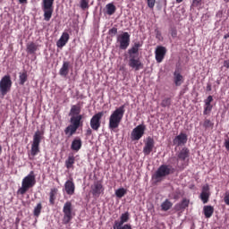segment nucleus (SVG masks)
<instances>
[{
  "instance_id": "nucleus-1",
  "label": "nucleus",
  "mask_w": 229,
  "mask_h": 229,
  "mask_svg": "<svg viewBox=\"0 0 229 229\" xmlns=\"http://www.w3.org/2000/svg\"><path fill=\"white\" fill-rule=\"evenodd\" d=\"M124 105L121 106L111 114L109 116V130H115L116 128H119L121 121H123V117H124Z\"/></svg>"
},
{
  "instance_id": "nucleus-2",
  "label": "nucleus",
  "mask_w": 229,
  "mask_h": 229,
  "mask_svg": "<svg viewBox=\"0 0 229 229\" xmlns=\"http://www.w3.org/2000/svg\"><path fill=\"white\" fill-rule=\"evenodd\" d=\"M42 131H37L34 133L33 140L31 144L30 153L29 154L30 160H33L38 153H40V142L42 141Z\"/></svg>"
},
{
  "instance_id": "nucleus-3",
  "label": "nucleus",
  "mask_w": 229,
  "mask_h": 229,
  "mask_svg": "<svg viewBox=\"0 0 229 229\" xmlns=\"http://www.w3.org/2000/svg\"><path fill=\"white\" fill-rule=\"evenodd\" d=\"M37 183L35 174L31 171L21 182V187L18 190V194L24 195L31 187Z\"/></svg>"
},
{
  "instance_id": "nucleus-4",
  "label": "nucleus",
  "mask_w": 229,
  "mask_h": 229,
  "mask_svg": "<svg viewBox=\"0 0 229 229\" xmlns=\"http://www.w3.org/2000/svg\"><path fill=\"white\" fill-rule=\"evenodd\" d=\"M55 3V0H43V6L42 10L44 12V20L48 22V21H51V17H53V4Z\"/></svg>"
},
{
  "instance_id": "nucleus-5",
  "label": "nucleus",
  "mask_w": 229,
  "mask_h": 229,
  "mask_svg": "<svg viewBox=\"0 0 229 229\" xmlns=\"http://www.w3.org/2000/svg\"><path fill=\"white\" fill-rule=\"evenodd\" d=\"M12 89V78L10 75L4 76L0 81V94L6 96Z\"/></svg>"
},
{
  "instance_id": "nucleus-6",
  "label": "nucleus",
  "mask_w": 229,
  "mask_h": 229,
  "mask_svg": "<svg viewBox=\"0 0 229 229\" xmlns=\"http://www.w3.org/2000/svg\"><path fill=\"white\" fill-rule=\"evenodd\" d=\"M64 212V224L67 225L71 222V219H72V203L71 201H67L64 203L63 208Z\"/></svg>"
},
{
  "instance_id": "nucleus-7",
  "label": "nucleus",
  "mask_w": 229,
  "mask_h": 229,
  "mask_svg": "<svg viewBox=\"0 0 229 229\" xmlns=\"http://www.w3.org/2000/svg\"><path fill=\"white\" fill-rule=\"evenodd\" d=\"M168 174H171L170 166L166 165H162L157 170L156 174H154V178L157 182H160V180L165 178V176H168Z\"/></svg>"
},
{
  "instance_id": "nucleus-8",
  "label": "nucleus",
  "mask_w": 229,
  "mask_h": 229,
  "mask_svg": "<svg viewBox=\"0 0 229 229\" xmlns=\"http://www.w3.org/2000/svg\"><path fill=\"white\" fill-rule=\"evenodd\" d=\"M145 131H146V125L140 124L136 126L131 133V140H140V139H142V137L144 136Z\"/></svg>"
},
{
  "instance_id": "nucleus-9",
  "label": "nucleus",
  "mask_w": 229,
  "mask_h": 229,
  "mask_svg": "<svg viewBox=\"0 0 229 229\" xmlns=\"http://www.w3.org/2000/svg\"><path fill=\"white\" fill-rule=\"evenodd\" d=\"M103 115H105V113L98 112V114H94L92 118L90 119V128L91 130H94L95 131H98L99 128H101V119L103 118Z\"/></svg>"
},
{
  "instance_id": "nucleus-10",
  "label": "nucleus",
  "mask_w": 229,
  "mask_h": 229,
  "mask_svg": "<svg viewBox=\"0 0 229 229\" xmlns=\"http://www.w3.org/2000/svg\"><path fill=\"white\" fill-rule=\"evenodd\" d=\"M117 42L120 44V49H128V46H130V34L123 32L122 35H119Z\"/></svg>"
},
{
  "instance_id": "nucleus-11",
  "label": "nucleus",
  "mask_w": 229,
  "mask_h": 229,
  "mask_svg": "<svg viewBox=\"0 0 229 229\" xmlns=\"http://www.w3.org/2000/svg\"><path fill=\"white\" fill-rule=\"evenodd\" d=\"M167 54V48L163 46H157L156 47L155 55H156V61L157 64H162L164 58H165V55Z\"/></svg>"
},
{
  "instance_id": "nucleus-12",
  "label": "nucleus",
  "mask_w": 229,
  "mask_h": 229,
  "mask_svg": "<svg viewBox=\"0 0 229 229\" xmlns=\"http://www.w3.org/2000/svg\"><path fill=\"white\" fill-rule=\"evenodd\" d=\"M153 148H155V140L151 137H148L143 148L144 155H149L151 151H153Z\"/></svg>"
},
{
  "instance_id": "nucleus-13",
  "label": "nucleus",
  "mask_w": 229,
  "mask_h": 229,
  "mask_svg": "<svg viewBox=\"0 0 229 229\" xmlns=\"http://www.w3.org/2000/svg\"><path fill=\"white\" fill-rule=\"evenodd\" d=\"M129 66L135 71H140V69H143L144 64L140 62L139 57H129Z\"/></svg>"
},
{
  "instance_id": "nucleus-14",
  "label": "nucleus",
  "mask_w": 229,
  "mask_h": 229,
  "mask_svg": "<svg viewBox=\"0 0 229 229\" xmlns=\"http://www.w3.org/2000/svg\"><path fill=\"white\" fill-rule=\"evenodd\" d=\"M174 146H183L187 144V134L180 133L173 140Z\"/></svg>"
},
{
  "instance_id": "nucleus-15",
  "label": "nucleus",
  "mask_w": 229,
  "mask_h": 229,
  "mask_svg": "<svg viewBox=\"0 0 229 229\" xmlns=\"http://www.w3.org/2000/svg\"><path fill=\"white\" fill-rule=\"evenodd\" d=\"M140 47H142V44L140 42L134 43L132 47L128 50L129 58L139 57V48Z\"/></svg>"
},
{
  "instance_id": "nucleus-16",
  "label": "nucleus",
  "mask_w": 229,
  "mask_h": 229,
  "mask_svg": "<svg viewBox=\"0 0 229 229\" xmlns=\"http://www.w3.org/2000/svg\"><path fill=\"white\" fill-rule=\"evenodd\" d=\"M210 188L208 187V184H206L202 188V192L200 193V199L203 201V203H208V198H210Z\"/></svg>"
},
{
  "instance_id": "nucleus-17",
  "label": "nucleus",
  "mask_w": 229,
  "mask_h": 229,
  "mask_svg": "<svg viewBox=\"0 0 229 229\" xmlns=\"http://www.w3.org/2000/svg\"><path fill=\"white\" fill-rule=\"evenodd\" d=\"M69 69H71V62L64 61L61 69L59 70L60 76H67L69 74Z\"/></svg>"
},
{
  "instance_id": "nucleus-18",
  "label": "nucleus",
  "mask_w": 229,
  "mask_h": 229,
  "mask_svg": "<svg viewBox=\"0 0 229 229\" xmlns=\"http://www.w3.org/2000/svg\"><path fill=\"white\" fill-rule=\"evenodd\" d=\"M130 221V213L125 212L123 213L120 216V220H115L114 225H123L124 223H128Z\"/></svg>"
},
{
  "instance_id": "nucleus-19",
  "label": "nucleus",
  "mask_w": 229,
  "mask_h": 229,
  "mask_svg": "<svg viewBox=\"0 0 229 229\" xmlns=\"http://www.w3.org/2000/svg\"><path fill=\"white\" fill-rule=\"evenodd\" d=\"M101 192H103V185L99 182H95L92 186L93 196H95L96 198H99Z\"/></svg>"
},
{
  "instance_id": "nucleus-20",
  "label": "nucleus",
  "mask_w": 229,
  "mask_h": 229,
  "mask_svg": "<svg viewBox=\"0 0 229 229\" xmlns=\"http://www.w3.org/2000/svg\"><path fill=\"white\" fill-rule=\"evenodd\" d=\"M67 42H69V33L64 32L61 38L56 42V46L57 47H64V46H65Z\"/></svg>"
},
{
  "instance_id": "nucleus-21",
  "label": "nucleus",
  "mask_w": 229,
  "mask_h": 229,
  "mask_svg": "<svg viewBox=\"0 0 229 229\" xmlns=\"http://www.w3.org/2000/svg\"><path fill=\"white\" fill-rule=\"evenodd\" d=\"M64 189H65L66 194L72 196V194H74V190H75L74 182L72 181H67L64 183Z\"/></svg>"
},
{
  "instance_id": "nucleus-22",
  "label": "nucleus",
  "mask_w": 229,
  "mask_h": 229,
  "mask_svg": "<svg viewBox=\"0 0 229 229\" xmlns=\"http://www.w3.org/2000/svg\"><path fill=\"white\" fill-rule=\"evenodd\" d=\"M81 119H83V115L79 114L77 116H72L70 123H72V126H74L75 128H80V123H81Z\"/></svg>"
},
{
  "instance_id": "nucleus-23",
  "label": "nucleus",
  "mask_w": 229,
  "mask_h": 229,
  "mask_svg": "<svg viewBox=\"0 0 229 229\" xmlns=\"http://www.w3.org/2000/svg\"><path fill=\"white\" fill-rule=\"evenodd\" d=\"M174 81L176 87H180V85L183 83V76L180 74L178 71L174 72Z\"/></svg>"
},
{
  "instance_id": "nucleus-24",
  "label": "nucleus",
  "mask_w": 229,
  "mask_h": 229,
  "mask_svg": "<svg viewBox=\"0 0 229 229\" xmlns=\"http://www.w3.org/2000/svg\"><path fill=\"white\" fill-rule=\"evenodd\" d=\"M178 160L185 161L186 158H189V148H182L177 156Z\"/></svg>"
},
{
  "instance_id": "nucleus-25",
  "label": "nucleus",
  "mask_w": 229,
  "mask_h": 229,
  "mask_svg": "<svg viewBox=\"0 0 229 229\" xmlns=\"http://www.w3.org/2000/svg\"><path fill=\"white\" fill-rule=\"evenodd\" d=\"M189 199H183L181 203H178L175 205V210L180 211V210H185L187 207H189Z\"/></svg>"
},
{
  "instance_id": "nucleus-26",
  "label": "nucleus",
  "mask_w": 229,
  "mask_h": 229,
  "mask_svg": "<svg viewBox=\"0 0 229 229\" xmlns=\"http://www.w3.org/2000/svg\"><path fill=\"white\" fill-rule=\"evenodd\" d=\"M80 112H81V107H80V106L74 105V106H72L69 115L71 117H76L80 115Z\"/></svg>"
},
{
  "instance_id": "nucleus-27",
  "label": "nucleus",
  "mask_w": 229,
  "mask_h": 229,
  "mask_svg": "<svg viewBox=\"0 0 229 229\" xmlns=\"http://www.w3.org/2000/svg\"><path fill=\"white\" fill-rule=\"evenodd\" d=\"M71 149H72V151H80V149H81V140H73L72 142Z\"/></svg>"
},
{
  "instance_id": "nucleus-28",
  "label": "nucleus",
  "mask_w": 229,
  "mask_h": 229,
  "mask_svg": "<svg viewBox=\"0 0 229 229\" xmlns=\"http://www.w3.org/2000/svg\"><path fill=\"white\" fill-rule=\"evenodd\" d=\"M204 216L207 219L212 217L214 214V208L212 206H204L203 208Z\"/></svg>"
},
{
  "instance_id": "nucleus-29",
  "label": "nucleus",
  "mask_w": 229,
  "mask_h": 229,
  "mask_svg": "<svg viewBox=\"0 0 229 229\" xmlns=\"http://www.w3.org/2000/svg\"><path fill=\"white\" fill-rule=\"evenodd\" d=\"M37 49H38V45L33 42L27 44V52L30 53V55H33Z\"/></svg>"
},
{
  "instance_id": "nucleus-30",
  "label": "nucleus",
  "mask_w": 229,
  "mask_h": 229,
  "mask_svg": "<svg viewBox=\"0 0 229 229\" xmlns=\"http://www.w3.org/2000/svg\"><path fill=\"white\" fill-rule=\"evenodd\" d=\"M115 10H117V8L114 5L113 3L107 4L106 5V11L107 15H114L115 13Z\"/></svg>"
},
{
  "instance_id": "nucleus-31",
  "label": "nucleus",
  "mask_w": 229,
  "mask_h": 229,
  "mask_svg": "<svg viewBox=\"0 0 229 229\" xmlns=\"http://www.w3.org/2000/svg\"><path fill=\"white\" fill-rule=\"evenodd\" d=\"M77 127H74L73 125H69L68 127L65 128L64 133L65 135H69V137H72L74 133H76Z\"/></svg>"
},
{
  "instance_id": "nucleus-32",
  "label": "nucleus",
  "mask_w": 229,
  "mask_h": 229,
  "mask_svg": "<svg viewBox=\"0 0 229 229\" xmlns=\"http://www.w3.org/2000/svg\"><path fill=\"white\" fill-rule=\"evenodd\" d=\"M171 207H173V203H171V201H169V199H166L165 201H164L161 204V208H162V210H164V212H167V210H169V208H171Z\"/></svg>"
},
{
  "instance_id": "nucleus-33",
  "label": "nucleus",
  "mask_w": 229,
  "mask_h": 229,
  "mask_svg": "<svg viewBox=\"0 0 229 229\" xmlns=\"http://www.w3.org/2000/svg\"><path fill=\"white\" fill-rule=\"evenodd\" d=\"M40 212H42V203L37 204L34 208L33 214L36 217H38L40 216Z\"/></svg>"
},
{
  "instance_id": "nucleus-34",
  "label": "nucleus",
  "mask_w": 229,
  "mask_h": 229,
  "mask_svg": "<svg viewBox=\"0 0 229 229\" xmlns=\"http://www.w3.org/2000/svg\"><path fill=\"white\" fill-rule=\"evenodd\" d=\"M26 81H28V73L23 72L22 73H20V85H24Z\"/></svg>"
},
{
  "instance_id": "nucleus-35",
  "label": "nucleus",
  "mask_w": 229,
  "mask_h": 229,
  "mask_svg": "<svg viewBox=\"0 0 229 229\" xmlns=\"http://www.w3.org/2000/svg\"><path fill=\"white\" fill-rule=\"evenodd\" d=\"M73 164H74V157L70 156L65 161V165H66L67 169H71V167H72Z\"/></svg>"
},
{
  "instance_id": "nucleus-36",
  "label": "nucleus",
  "mask_w": 229,
  "mask_h": 229,
  "mask_svg": "<svg viewBox=\"0 0 229 229\" xmlns=\"http://www.w3.org/2000/svg\"><path fill=\"white\" fill-rule=\"evenodd\" d=\"M125 195H126V189H124V188H120L115 191L116 198H123Z\"/></svg>"
},
{
  "instance_id": "nucleus-37",
  "label": "nucleus",
  "mask_w": 229,
  "mask_h": 229,
  "mask_svg": "<svg viewBox=\"0 0 229 229\" xmlns=\"http://www.w3.org/2000/svg\"><path fill=\"white\" fill-rule=\"evenodd\" d=\"M203 126L206 130H208V128H214V123L210 120L206 119L204 121Z\"/></svg>"
},
{
  "instance_id": "nucleus-38",
  "label": "nucleus",
  "mask_w": 229,
  "mask_h": 229,
  "mask_svg": "<svg viewBox=\"0 0 229 229\" xmlns=\"http://www.w3.org/2000/svg\"><path fill=\"white\" fill-rule=\"evenodd\" d=\"M113 229H131V225L125 224L123 225H113Z\"/></svg>"
},
{
  "instance_id": "nucleus-39",
  "label": "nucleus",
  "mask_w": 229,
  "mask_h": 229,
  "mask_svg": "<svg viewBox=\"0 0 229 229\" xmlns=\"http://www.w3.org/2000/svg\"><path fill=\"white\" fill-rule=\"evenodd\" d=\"M81 8L87 10V8H89V0H81Z\"/></svg>"
},
{
  "instance_id": "nucleus-40",
  "label": "nucleus",
  "mask_w": 229,
  "mask_h": 229,
  "mask_svg": "<svg viewBox=\"0 0 229 229\" xmlns=\"http://www.w3.org/2000/svg\"><path fill=\"white\" fill-rule=\"evenodd\" d=\"M161 106L165 107V106H171V98H165L163 99Z\"/></svg>"
},
{
  "instance_id": "nucleus-41",
  "label": "nucleus",
  "mask_w": 229,
  "mask_h": 229,
  "mask_svg": "<svg viewBox=\"0 0 229 229\" xmlns=\"http://www.w3.org/2000/svg\"><path fill=\"white\" fill-rule=\"evenodd\" d=\"M49 202L51 203V205H55V191L54 190H51L50 191Z\"/></svg>"
},
{
  "instance_id": "nucleus-42",
  "label": "nucleus",
  "mask_w": 229,
  "mask_h": 229,
  "mask_svg": "<svg viewBox=\"0 0 229 229\" xmlns=\"http://www.w3.org/2000/svg\"><path fill=\"white\" fill-rule=\"evenodd\" d=\"M156 38H157V40H163L164 38H162V32H160V30H156Z\"/></svg>"
},
{
  "instance_id": "nucleus-43",
  "label": "nucleus",
  "mask_w": 229,
  "mask_h": 229,
  "mask_svg": "<svg viewBox=\"0 0 229 229\" xmlns=\"http://www.w3.org/2000/svg\"><path fill=\"white\" fill-rule=\"evenodd\" d=\"M148 8H155L156 0H147Z\"/></svg>"
},
{
  "instance_id": "nucleus-44",
  "label": "nucleus",
  "mask_w": 229,
  "mask_h": 229,
  "mask_svg": "<svg viewBox=\"0 0 229 229\" xmlns=\"http://www.w3.org/2000/svg\"><path fill=\"white\" fill-rule=\"evenodd\" d=\"M214 101L212 96H208V98L205 100V105H210V102Z\"/></svg>"
},
{
  "instance_id": "nucleus-45",
  "label": "nucleus",
  "mask_w": 229,
  "mask_h": 229,
  "mask_svg": "<svg viewBox=\"0 0 229 229\" xmlns=\"http://www.w3.org/2000/svg\"><path fill=\"white\" fill-rule=\"evenodd\" d=\"M109 35H117V28H112L109 30Z\"/></svg>"
},
{
  "instance_id": "nucleus-46",
  "label": "nucleus",
  "mask_w": 229,
  "mask_h": 229,
  "mask_svg": "<svg viewBox=\"0 0 229 229\" xmlns=\"http://www.w3.org/2000/svg\"><path fill=\"white\" fill-rule=\"evenodd\" d=\"M210 110H212V105H206L204 114H207V112H210Z\"/></svg>"
},
{
  "instance_id": "nucleus-47",
  "label": "nucleus",
  "mask_w": 229,
  "mask_h": 229,
  "mask_svg": "<svg viewBox=\"0 0 229 229\" xmlns=\"http://www.w3.org/2000/svg\"><path fill=\"white\" fill-rule=\"evenodd\" d=\"M201 4V0H193L192 5L193 6H199Z\"/></svg>"
},
{
  "instance_id": "nucleus-48",
  "label": "nucleus",
  "mask_w": 229,
  "mask_h": 229,
  "mask_svg": "<svg viewBox=\"0 0 229 229\" xmlns=\"http://www.w3.org/2000/svg\"><path fill=\"white\" fill-rule=\"evenodd\" d=\"M224 201H225V205H229V193H225Z\"/></svg>"
},
{
  "instance_id": "nucleus-49",
  "label": "nucleus",
  "mask_w": 229,
  "mask_h": 229,
  "mask_svg": "<svg viewBox=\"0 0 229 229\" xmlns=\"http://www.w3.org/2000/svg\"><path fill=\"white\" fill-rule=\"evenodd\" d=\"M86 135H88V137H90V135H92V130L90 128H89L87 131H86Z\"/></svg>"
},
{
  "instance_id": "nucleus-50",
  "label": "nucleus",
  "mask_w": 229,
  "mask_h": 229,
  "mask_svg": "<svg viewBox=\"0 0 229 229\" xmlns=\"http://www.w3.org/2000/svg\"><path fill=\"white\" fill-rule=\"evenodd\" d=\"M225 148L229 150V138L225 140Z\"/></svg>"
},
{
  "instance_id": "nucleus-51",
  "label": "nucleus",
  "mask_w": 229,
  "mask_h": 229,
  "mask_svg": "<svg viewBox=\"0 0 229 229\" xmlns=\"http://www.w3.org/2000/svg\"><path fill=\"white\" fill-rule=\"evenodd\" d=\"M19 3H21V4H24V3H28V0H19Z\"/></svg>"
},
{
  "instance_id": "nucleus-52",
  "label": "nucleus",
  "mask_w": 229,
  "mask_h": 229,
  "mask_svg": "<svg viewBox=\"0 0 229 229\" xmlns=\"http://www.w3.org/2000/svg\"><path fill=\"white\" fill-rule=\"evenodd\" d=\"M224 38H229V32L226 35H225Z\"/></svg>"
},
{
  "instance_id": "nucleus-53",
  "label": "nucleus",
  "mask_w": 229,
  "mask_h": 229,
  "mask_svg": "<svg viewBox=\"0 0 229 229\" xmlns=\"http://www.w3.org/2000/svg\"><path fill=\"white\" fill-rule=\"evenodd\" d=\"M172 37H176V32H173Z\"/></svg>"
},
{
  "instance_id": "nucleus-54",
  "label": "nucleus",
  "mask_w": 229,
  "mask_h": 229,
  "mask_svg": "<svg viewBox=\"0 0 229 229\" xmlns=\"http://www.w3.org/2000/svg\"><path fill=\"white\" fill-rule=\"evenodd\" d=\"M183 0H176V3H182Z\"/></svg>"
},
{
  "instance_id": "nucleus-55",
  "label": "nucleus",
  "mask_w": 229,
  "mask_h": 229,
  "mask_svg": "<svg viewBox=\"0 0 229 229\" xmlns=\"http://www.w3.org/2000/svg\"><path fill=\"white\" fill-rule=\"evenodd\" d=\"M225 1V3H229V0H224Z\"/></svg>"
},
{
  "instance_id": "nucleus-56",
  "label": "nucleus",
  "mask_w": 229,
  "mask_h": 229,
  "mask_svg": "<svg viewBox=\"0 0 229 229\" xmlns=\"http://www.w3.org/2000/svg\"><path fill=\"white\" fill-rule=\"evenodd\" d=\"M0 221H2L1 217H0Z\"/></svg>"
}]
</instances>
